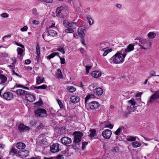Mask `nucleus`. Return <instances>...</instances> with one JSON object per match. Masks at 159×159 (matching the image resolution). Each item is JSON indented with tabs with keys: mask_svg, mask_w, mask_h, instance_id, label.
Wrapping results in <instances>:
<instances>
[{
	"mask_svg": "<svg viewBox=\"0 0 159 159\" xmlns=\"http://www.w3.org/2000/svg\"><path fill=\"white\" fill-rule=\"evenodd\" d=\"M66 89L68 91L71 93H73L76 90V89L75 88L71 86H68Z\"/></svg>",
	"mask_w": 159,
	"mask_h": 159,
	"instance_id": "f704fd0d",
	"label": "nucleus"
},
{
	"mask_svg": "<svg viewBox=\"0 0 159 159\" xmlns=\"http://www.w3.org/2000/svg\"><path fill=\"white\" fill-rule=\"evenodd\" d=\"M121 52L120 50L117 52L109 59V62L111 64H120L124 61L125 57H124L123 53H122Z\"/></svg>",
	"mask_w": 159,
	"mask_h": 159,
	"instance_id": "f257e3e1",
	"label": "nucleus"
},
{
	"mask_svg": "<svg viewBox=\"0 0 159 159\" xmlns=\"http://www.w3.org/2000/svg\"><path fill=\"white\" fill-rule=\"evenodd\" d=\"M57 50L61 52L63 54H64L65 53L64 49L62 48H60L57 49Z\"/></svg>",
	"mask_w": 159,
	"mask_h": 159,
	"instance_id": "13d9d810",
	"label": "nucleus"
},
{
	"mask_svg": "<svg viewBox=\"0 0 159 159\" xmlns=\"http://www.w3.org/2000/svg\"><path fill=\"white\" fill-rule=\"evenodd\" d=\"M139 42L140 43L138 45L140 47V48L141 49H143L146 50H148L150 49L152 44L149 41H147L143 39H139Z\"/></svg>",
	"mask_w": 159,
	"mask_h": 159,
	"instance_id": "7ed1b4c3",
	"label": "nucleus"
},
{
	"mask_svg": "<svg viewBox=\"0 0 159 159\" xmlns=\"http://www.w3.org/2000/svg\"><path fill=\"white\" fill-rule=\"evenodd\" d=\"M32 13L33 15L35 16H37L38 15V13L37 12V10L35 8H33L32 11Z\"/></svg>",
	"mask_w": 159,
	"mask_h": 159,
	"instance_id": "a18cd8bd",
	"label": "nucleus"
},
{
	"mask_svg": "<svg viewBox=\"0 0 159 159\" xmlns=\"http://www.w3.org/2000/svg\"><path fill=\"white\" fill-rule=\"evenodd\" d=\"M148 36L149 39H152L155 37L156 34L153 32H150L148 34Z\"/></svg>",
	"mask_w": 159,
	"mask_h": 159,
	"instance_id": "58836bf2",
	"label": "nucleus"
},
{
	"mask_svg": "<svg viewBox=\"0 0 159 159\" xmlns=\"http://www.w3.org/2000/svg\"><path fill=\"white\" fill-rule=\"evenodd\" d=\"M88 144V142H84L82 143V149L83 150H84L85 149L86 146Z\"/></svg>",
	"mask_w": 159,
	"mask_h": 159,
	"instance_id": "603ef678",
	"label": "nucleus"
},
{
	"mask_svg": "<svg viewBox=\"0 0 159 159\" xmlns=\"http://www.w3.org/2000/svg\"><path fill=\"white\" fill-rule=\"evenodd\" d=\"M61 153L64 155L66 156H69V153L68 152V149H65L63 151H62Z\"/></svg>",
	"mask_w": 159,
	"mask_h": 159,
	"instance_id": "8fccbe9b",
	"label": "nucleus"
},
{
	"mask_svg": "<svg viewBox=\"0 0 159 159\" xmlns=\"http://www.w3.org/2000/svg\"><path fill=\"white\" fill-rule=\"evenodd\" d=\"M131 144L134 148H137L140 146L141 144L139 142L136 141L132 143Z\"/></svg>",
	"mask_w": 159,
	"mask_h": 159,
	"instance_id": "a19ab883",
	"label": "nucleus"
},
{
	"mask_svg": "<svg viewBox=\"0 0 159 159\" xmlns=\"http://www.w3.org/2000/svg\"><path fill=\"white\" fill-rule=\"evenodd\" d=\"M128 105L130 106H128L127 107L128 109L130 112H134L136 110V107H134L135 105V102L134 99L132 98L128 102Z\"/></svg>",
	"mask_w": 159,
	"mask_h": 159,
	"instance_id": "6e6552de",
	"label": "nucleus"
},
{
	"mask_svg": "<svg viewBox=\"0 0 159 159\" xmlns=\"http://www.w3.org/2000/svg\"><path fill=\"white\" fill-rule=\"evenodd\" d=\"M41 142L43 144L46 145L48 144V142L46 138H43L41 140Z\"/></svg>",
	"mask_w": 159,
	"mask_h": 159,
	"instance_id": "3c124183",
	"label": "nucleus"
},
{
	"mask_svg": "<svg viewBox=\"0 0 159 159\" xmlns=\"http://www.w3.org/2000/svg\"><path fill=\"white\" fill-rule=\"evenodd\" d=\"M39 23V21L38 20H34L33 21V24L34 25H37Z\"/></svg>",
	"mask_w": 159,
	"mask_h": 159,
	"instance_id": "774afa93",
	"label": "nucleus"
},
{
	"mask_svg": "<svg viewBox=\"0 0 159 159\" xmlns=\"http://www.w3.org/2000/svg\"><path fill=\"white\" fill-rule=\"evenodd\" d=\"M25 96L26 100L30 102H34L36 98V97L35 96H34L33 94H31L28 92H27Z\"/></svg>",
	"mask_w": 159,
	"mask_h": 159,
	"instance_id": "ddd939ff",
	"label": "nucleus"
},
{
	"mask_svg": "<svg viewBox=\"0 0 159 159\" xmlns=\"http://www.w3.org/2000/svg\"><path fill=\"white\" fill-rule=\"evenodd\" d=\"M99 106L100 105L98 102L96 101H92L88 105L89 107L92 110H94L98 108Z\"/></svg>",
	"mask_w": 159,
	"mask_h": 159,
	"instance_id": "f8f14e48",
	"label": "nucleus"
},
{
	"mask_svg": "<svg viewBox=\"0 0 159 159\" xmlns=\"http://www.w3.org/2000/svg\"><path fill=\"white\" fill-rule=\"evenodd\" d=\"M20 151V150L17 151L14 147L11 148V149L9 152V153L10 154H12L13 155H15L16 156H19Z\"/></svg>",
	"mask_w": 159,
	"mask_h": 159,
	"instance_id": "412c9836",
	"label": "nucleus"
},
{
	"mask_svg": "<svg viewBox=\"0 0 159 159\" xmlns=\"http://www.w3.org/2000/svg\"><path fill=\"white\" fill-rule=\"evenodd\" d=\"M14 44H15L16 45L18 46H19V47H21L22 48H24V46L23 45L21 44H20V43H17L16 41H15L14 42Z\"/></svg>",
	"mask_w": 159,
	"mask_h": 159,
	"instance_id": "4d7b16f0",
	"label": "nucleus"
},
{
	"mask_svg": "<svg viewBox=\"0 0 159 159\" xmlns=\"http://www.w3.org/2000/svg\"><path fill=\"white\" fill-rule=\"evenodd\" d=\"M57 101L59 106L60 108H62L63 107V105L61 101L58 99H57Z\"/></svg>",
	"mask_w": 159,
	"mask_h": 159,
	"instance_id": "de8ad7c7",
	"label": "nucleus"
},
{
	"mask_svg": "<svg viewBox=\"0 0 159 159\" xmlns=\"http://www.w3.org/2000/svg\"><path fill=\"white\" fill-rule=\"evenodd\" d=\"M40 50L39 46V45H37L36 46V52H35V53L37 55V56H36V57L37 59V61L38 62L40 59Z\"/></svg>",
	"mask_w": 159,
	"mask_h": 159,
	"instance_id": "a878e982",
	"label": "nucleus"
},
{
	"mask_svg": "<svg viewBox=\"0 0 159 159\" xmlns=\"http://www.w3.org/2000/svg\"><path fill=\"white\" fill-rule=\"evenodd\" d=\"M17 50L18 55L21 56L23 52V50L21 48H18Z\"/></svg>",
	"mask_w": 159,
	"mask_h": 159,
	"instance_id": "c03bdc74",
	"label": "nucleus"
},
{
	"mask_svg": "<svg viewBox=\"0 0 159 159\" xmlns=\"http://www.w3.org/2000/svg\"><path fill=\"white\" fill-rule=\"evenodd\" d=\"M36 84H39L43 82L44 78L43 77L38 76L36 77Z\"/></svg>",
	"mask_w": 159,
	"mask_h": 159,
	"instance_id": "473e14b6",
	"label": "nucleus"
},
{
	"mask_svg": "<svg viewBox=\"0 0 159 159\" xmlns=\"http://www.w3.org/2000/svg\"><path fill=\"white\" fill-rule=\"evenodd\" d=\"M28 27L27 25L24 26L23 28L20 29V30L21 31H25L27 30Z\"/></svg>",
	"mask_w": 159,
	"mask_h": 159,
	"instance_id": "6e6d98bb",
	"label": "nucleus"
},
{
	"mask_svg": "<svg viewBox=\"0 0 159 159\" xmlns=\"http://www.w3.org/2000/svg\"><path fill=\"white\" fill-rule=\"evenodd\" d=\"M49 35L52 38L54 37H56L57 36V33L56 31L52 30H49L47 31Z\"/></svg>",
	"mask_w": 159,
	"mask_h": 159,
	"instance_id": "b1692460",
	"label": "nucleus"
},
{
	"mask_svg": "<svg viewBox=\"0 0 159 159\" xmlns=\"http://www.w3.org/2000/svg\"><path fill=\"white\" fill-rule=\"evenodd\" d=\"M111 131L110 130L107 129L103 131L102 135L105 139H109L111 136Z\"/></svg>",
	"mask_w": 159,
	"mask_h": 159,
	"instance_id": "9b49d317",
	"label": "nucleus"
},
{
	"mask_svg": "<svg viewBox=\"0 0 159 159\" xmlns=\"http://www.w3.org/2000/svg\"><path fill=\"white\" fill-rule=\"evenodd\" d=\"M105 127L111 129L113 128V126L112 125L110 124L105 126Z\"/></svg>",
	"mask_w": 159,
	"mask_h": 159,
	"instance_id": "0e129e2a",
	"label": "nucleus"
},
{
	"mask_svg": "<svg viewBox=\"0 0 159 159\" xmlns=\"http://www.w3.org/2000/svg\"><path fill=\"white\" fill-rule=\"evenodd\" d=\"M12 73H13V75H15L16 76L19 77H20V78L21 77V75H19L17 73L15 72V70H13L12 71Z\"/></svg>",
	"mask_w": 159,
	"mask_h": 159,
	"instance_id": "bf43d9fd",
	"label": "nucleus"
},
{
	"mask_svg": "<svg viewBox=\"0 0 159 159\" xmlns=\"http://www.w3.org/2000/svg\"><path fill=\"white\" fill-rule=\"evenodd\" d=\"M150 75L149 76V77H148V79H149V78H151L152 76H156L155 75V72L153 71H150Z\"/></svg>",
	"mask_w": 159,
	"mask_h": 159,
	"instance_id": "864d4df0",
	"label": "nucleus"
},
{
	"mask_svg": "<svg viewBox=\"0 0 159 159\" xmlns=\"http://www.w3.org/2000/svg\"><path fill=\"white\" fill-rule=\"evenodd\" d=\"M0 80L1 81V84H3L7 82V78L6 76L3 74H0Z\"/></svg>",
	"mask_w": 159,
	"mask_h": 159,
	"instance_id": "c85d7f7f",
	"label": "nucleus"
},
{
	"mask_svg": "<svg viewBox=\"0 0 159 159\" xmlns=\"http://www.w3.org/2000/svg\"><path fill=\"white\" fill-rule=\"evenodd\" d=\"M42 100L41 98H40L39 100L38 101L34 103V104L39 106L41 105L42 104Z\"/></svg>",
	"mask_w": 159,
	"mask_h": 159,
	"instance_id": "49530a36",
	"label": "nucleus"
},
{
	"mask_svg": "<svg viewBox=\"0 0 159 159\" xmlns=\"http://www.w3.org/2000/svg\"><path fill=\"white\" fill-rule=\"evenodd\" d=\"M30 128L28 126H26L23 124H20L18 125V129L21 132H24L30 129Z\"/></svg>",
	"mask_w": 159,
	"mask_h": 159,
	"instance_id": "dca6fc26",
	"label": "nucleus"
},
{
	"mask_svg": "<svg viewBox=\"0 0 159 159\" xmlns=\"http://www.w3.org/2000/svg\"><path fill=\"white\" fill-rule=\"evenodd\" d=\"M25 63L27 64H29L31 63V61L29 59H27L25 61Z\"/></svg>",
	"mask_w": 159,
	"mask_h": 159,
	"instance_id": "338daca9",
	"label": "nucleus"
},
{
	"mask_svg": "<svg viewBox=\"0 0 159 159\" xmlns=\"http://www.w3.org/2000/svg\"><path fill=\"white\" fill-rule=\"evenodd\" d=\"M1 16L4 18H7L8 17V14L6 13H3L1 15Z\"/></svg>",
	"mask_w": 159,
	"mask_h": 159,
	"instance_id": "052dcab7",
	"label": "nucleus"
},
{
	"mask_svg": "<svg viewBox=\"0 0 159 159\" xmlns=\"http://www.w3.org/2000/svg\"><path fill=\"white\" fill-rule=\"evenodd\" d=\"M64 7L62 6L59 7H57L56 10V15L57 16H60L61 15V11L63 10Z\"/></svg>",
	"mask_w": 159,
	"mask_h": 159,
	"instance_id": "c756f323",
	"label": "nucleus"
},
{
	"mask_svg": "<svg viewBox=\"0 0 159 159\" xmlns=\"http://www.w3.org/2000/svg\"><path fill=\"white\" fill-rule=\"evenodd\" d=\"M29 152L28 151L25 150L24 151H20V156L21 157H26L29 155Z\"/></svg>",
	"mask_w": 159,
	"mask_h": 159,
	"instance_id": "bb28decb",
	"label": "nucleus"
},
{
	"mask_svg": "<svg viewBox=\"0 0 159 159\" xmlns=\"http://www.w3.org/2000/svg\"><path fill=\"white\" fill-rule=\"evenodd\" d=\"M94 95L92 94H89L85 98V105H86L87 104V101L89 99L91 98H93L94 97Z\"/></svg>",
	"mask_w": 159,
	"mask_h": 159,
	"instance_id": "7c9ffc66",
	"label": "nucleus"
},
{
	"mask_svg": "<svg viewBox=\"0 0 159 159\" xmlns=\"http://www.w3.org/2000/svg\"><path fill=\"white\" fill-rule=\"evenodd\" d=\"M58 57L60 59L61 64H64L66 62L65 59L63 57H61L59 55Z\"/></svg>",
	"mask_w": 159,
	"mask_h": 159,
	"instance_id": "09e8293b",
	"label": "nucleus"
},
{
	"mask_svg": "<svg viewBox=\"0 0 159 159\" xmlns=\"http://www.w3.org/2000/svg\"><path fill=\"white\" fill-rule=\"evenodd\" d=\"M27 92L22 89H19L16 90V93L19 96H25Z\"/></svg>",
	"mask_w": 159,
	"mask_h": 159,
	"instance_id": "4be33fe9",
	"label": "nucleus"
},
{
	"mask_svg": "<svg viewBox=\"0 0 159 159\" xmlns=\"http://www.w3.org/2000/svg\"><path fill=\"white\" fill-rule=\"evenodd\" d=\"M25 146V144L22 142L18 143L16 144V147L19 150L24 149Z\"/></svg>",
	"mask_w": 159,
	"mask_h": 159,
	"instance_id": "393cba45",
	"label": "nucleus"
},
{
	"mask_svg": "<svg viewBox=\"0 0 159 159\" xmlns=\"http://www.w3.org/2000/svg\"><path fill=\"white\" fill-rule=\"evenodd\" d=\"M91 74L93 77L97 78L101 76V73L99 71L95 70L93 71Z\"/></svg>",
	"mask_w": 159,
	"mask_h": 159,
	"instance_id": "5701e85b",
	"label": "nucleus"
},
{
	"mask_svg": "<svg viewBox=\"0 0 159 159\" xmlns=\"http://www.w3.org/2000/svg\"><path fill=\"white\" fill-rule=\"evenodd\" d=\"M107 42H105V43H101L99 46V50L101 51H104L107 48Z\"/></svg>",
	"mask_w": 159,
	"mask_h": 159,
	"instance_id": "cd10ccee",
	"label": "nucleus"
},
{
	"mask_svg": "<svg viewBox=\"0 0 159 159\" xmlns=\"http://www.w3.org/2000/svg\"><path fill=\"white\" fill-rule=\"evenodd\" d=\"M56 159H63L64 157H62V155H59L56 158Z\"/></svg>",
	"mask_w": 159,
	"mask_h": 159,
	"instance_id": "e2e57ef3",
	"label": "nucleus"
},
{
	"mask_svg": "<svg viewBox=\"0 0 159 159\" xmlns=\"http://www.w3.org/2000/svg\"><path fill=\"white\" fill-rule=\"evenodd\" d=\"M60 146V145L58 143H56L52 144L50 147V150L51 152L55 153L60 151L61 149Z\"/></svg>",
	"mask_w": 159,
	"mask_h": 159,
	"instance_id": "9d476101",
	"label": "nucleus"
},
{
	"mask_svg": "<svg viewBox=\"0 0 159 159\" xmlns=\"http://www.w3.org/2000/svg\"><path fill=\"white\" fill-rule=\"evenodd\" d=\"M111 151L113 154H115L116 153H118L119 152V148L117 147H114L111 148Z\"/></svg>",
	"mask_w": 159,
	"mask_h": 159,
	"instance_id": "c9c22d12",
	"label": "nucleus"
},
{
	"mask_svg": "<svg viewBox=\"0 0 159 159\" xmlns=\"http://www.w3.org/2000/svg\"><path fill=\"white\" fill-rule=\"evenodd\" d=\"M159 98V89L157 90L154 92L150 98L149 99L148 101V104H151L154 102Z\"/></svg>",
	"mask_w": 159,
	"mask_h": 159,
	"instance_id": "0eeeda50",
	"label": "nucleus"
},
{
	"mask_svg": "<svg viewBox=\"0 0 159 159\" xmlns=\"http://www.w3.org/2000/svg\"><path fill=\"white\" fill-rule=\"evenodd\" d=\"M3 96L4 98L7 100H11L13 97V94L9 92L5 93Z\"/></svg>",
	"mask_w": 159,
	"mask_h": 159,
	"instance_id": "f3484780",
	"label": "nucleus"
},
{
	"mask_svg": "<svg viewBox=\"0 0 159 159\" xmlns=\"http://www.w3.org/2000/svg\"><path fill=\"white\" fill-rule=\"evenodd\" d=\"M73 135L74 136V142L75 144L79 143L81 140V137L83 135V134L80 131H75Z\"/></svg>",
	"mask_w": 159,
	"mask_h": 159,
	"instance_id": "20e7f679",
	"label": "nucleus"
},
{
	"mask_svg": "<svg viewBox=\"0 0 159 159\" xmlns=\"http://www.w3.org/2000/svg\"><path fill=\"white\" fill-rule=\"evenodd\" d=\"M50 113L53 115L54 114L56 111L53 108H51L50 109Z\"/></svg>",
	"mask_w": 159,
	"mask_h": 159,
	"instance_id": "680f3d73",
	"label": "nucleus"
},
{
	"mask_svg": "<svg viewBox=\"0 0 159 159\" xmlns=\"http://www.w3.org/2000/svg\"><path fill=\"white\" fill-rule=\"evenodd\" d=\"M56 74L58 79H61L62 78L63 75L60 70L58 69L57 70Z\"/></svg>",
	"mask_w": 159,
	"mask_h": 159,
	"instance_id": "e433bc0d",
	"label": "nucleus"
},
{
	"mask_svg": "<svg viewBox=\"0 0 159 159\" xmlns=\"http://www.w3.org/2000/svg\"><path fill=\"white\" fill-rule=\"evenodd\" d=\"M70 101L72 103L75 104L78 103L80 100V98L77 96H73L70 98Z\"/></svg>",
	"mask_w": 159,
	"mask_h": 159,
	"instance_id": "a211bd4d",
	"label": "nucleus"
},
{
	"mask_svg": "<svg viewBox=\"0 0 159 159\" xmlns=\"http://www.w3.org/2000/svg\"><path fill=\"white\" fill-rule=\"evenodd\" d=\"M93 92L96 95L99 96L102 94L103 90L101 88H98L93 89Z\"/></svg>",
	"mask_w": 159,
	"mask_h": 159,
	"instance_id": "aec40b11",
	"label": "nucleus"
},
{
	"mask_svg": "<svg viewBox=\"0 0 159 159\" xmlns=\"http://www.w3.org/2000/svg\"><path fill=\"white\" fill-rule=\"evenodd\" d=\"M42 36L44 39L47 42H49L53 39L47 32L44 33Z\"/></svg>",
	"mask_w": 159,
	"mask_h": 159,
	"instance_id": "6ab92c4d",
	"label": "nucleus"
},
{
	"mask_svg": "<svg viewBox=\"0 0 159 159\" xmlns=\"http://www.w3.org/2000/svg\"><path fill=\"white\" fill-rule=\"evenodd\" d=\"M41 89H45L47 88V86L46 84H43L41 85Z\"/></svg>",
	"mask_w": 159,
	"mask_h": 159,
	"instance_id": "69168bd1",
	"label": "nucleus"
},
{
	"mask_svg": "<svg viewBox=\"0 0 159 159\" xmlns=\"http://www.w3.org/2000/svg\"><path fill=\"white\" fill-rule=\"evenodd\" d=\"M56 56L58 57L59 56V53L56 52H54L51 53L47 57V58L49 59H50L51 58H53Z\"/></svg>",
	"mask_w": 159,
	"mask_h": 159,
	"instance_id": "2f4dec72",
	"label": "nucleus"
},
{
	"mask_svg": "<svg viewBox=\"0 0 159 159\" xmlns=\"http://www.w3.org/2000/svg\"><path fill=\"white\" fill-rule=\"evenodd\" d=\"M61 141L62 143L64 145L69 144L71 142V139L67 137H65L62 138Z\"/></svg>",
	"mask_w": 159,
	"mask_h": 159,
	"instance_id": "2eb2a0df",
	"label": "nucleus"
},
{
	"mask_svg": "<svg viewBox=\"0 0 159 159\" xmlns=\"http://www.w3.org/2000/svg\"><path fill=\"white\" fill-rule=\"evenodd\" d=\"M86 17L88 21L89 24L90 25H92L94 21L90 16L89 15H86Z\"/></svg>",
	"mask_w": 159,
	"mask_h": 159,
	"instance_id": "72a5a7b5",
	"label": "nucleus"
},
{
	"mask_svg": "<svg viewBox=\"0 0 159 159\" xmlns=\"http://www.w3.org/2000/svg\"><path fill=\"white\" fill-rule=\"evenodd\" d=\"M104 50H105V51L103 54V56H105L109 53L111 52L112 51V49L111 48L108 49V48H107L106 49Z\"/></svg>",
	"mask_w": 159,
	"mask_h": 159,
	"instance_id": "37998d69",
	"label": "nucleus"
},
{
	"mask_svg": "<svg viewBox=\"0 0 159 159\" xmlns=\"http://www.w3.org/2000/svg\"><path fill=\"white\" fill-rule=\"evenodd\" d=\"M89 132L90 134L89 135V137L93 138L95 135L96 131L95 129H90Z\"/></svg>",
	"mask_w": 159,
	"mask_h": 159,
	"instance_id": "ea45409f",
	"label": "nucleus"
},
{
	"mask_svg": "<svg viewBox=\"0 0 159 159\" xmlns=\"http://www.w3.org/2000/svg\"><path fill=\"white\" fill-rule=\"evenodd\" d=\"M121 133H122V128L121 127H119L114 133L116 135H119Z\"/></svg>",
	"mask_w": 159,
	"mask_h": 159,
	"instance_id": "79ce46f5",
	"label": "nucleus"
},
{
	"mask_svg": "<svg viewBox=\"0 0 159 159\" xmlns=\"http://www.w3.org/2000/svg\"><path fill=\"white\" fill-rule=\"evenodd\" d=\"M134 45L129 44L127 48L125 49H122L121 50V52L123 53L124 57H125L126 53L133 51L134 49Z\"/></svg>",
	"mask_w": 159,
	"mask_h": 159,
	"instance_id": "39448f33",
	"label": "nucleus"
},
{
	"mask_svg": "<svg viewBox=\"0 0 159 159\" xmlns=\"http://www.w3.org/2000/svg\"><path fill=\"white\" fill-rule=\"evenodd\" d=\"M136 138L133 136H127L126 140L128 141H133L135 140Z\"/></svg>",
	"mask_w": 159,
	"mask_h": 159,
	"instance_id": "4c0bfd02",
	"label": "nucleus"
},
{
	"mask_svg": "<svg viewBox=\"0 0 159 159\" xmlns=\"http://www.w3.org/2000/svg\"><path fill=\"white\" fill-rule=\"evenodd\" d=\"M85 30V27L84 25L80 26L78 29V33L80 37L82 38H84V36L85 33L84 30Z\"/></svg>",
	"mask_w": 159,
	"mask_h": 159,
	"instance_id": "4468645a",
	"label": "nucleus"
},
{
	"mask_svg": "<svg viewBox=\"0 0 159 159\" xmlns=\"http://www.w3.org/2000/svg\"><path fill=\"white\" fill-rule=\"evenodd\" d=\"M19 87H20L23 88V86L20 84H16V85L15 86H14L13 88L12 89H14L15 88H17Z\"/></svg>",
	"mask_w": 159,
	"mask_h": 159,
	"instance_id": "5fc2aeb1",
	"label": "nucleus"
},
{
	"mask_svg": "<svg viewBox=\"0 0 159 159\" xmlns=\"http://www.w3.org/2000/svg\"><path fill=\"white\" fill-rule=\"evenodd\" d=\"M83 64L86 68L87 74H88L90 69L93 66L90 63V60L87 59H85L83 61Z\"/></svg>",
	"mask_w": 159,
	"mask_h": 159,
	"instance_id": "1a4fd4ad",
	"label": "nucleus"
},
{
	"mask_svg": "<svg viewBox=\"0 0 159 159\" xmlns=\"http://www.w3.org/2000/svg\"><path fill=\"white\" fill-rule=\"evenodd\" d=\"M35 115L37 117H40L46 116L47 114V111L44 109L40 108L37 110L34 111Z\"/></svg>",
	"mask_w": 159,
	"mask_h": 159,
	"instance_id": "423d86ee",
	"label": "nucleus"
},
{
	"mask_svg": "<svg viewBox=\"0 0 159 159\" xmlns=\"http://www.w3.org/2000/svg\"><path fill=\"white\" fill-rule=\"evenodd\" d=\"M64 25L67 28L65 30V32L66 33H73L78 26L77 23L74 22H70L66 20H64Z\"/></svg>",
	"mask_w": 159,
	"mask_h": 159,
	"instance_id": "f03ea898",
	"label": "nucleus"
}]
</instances>
